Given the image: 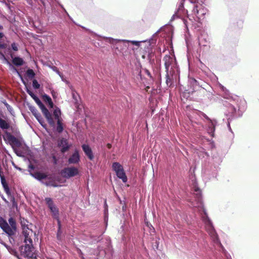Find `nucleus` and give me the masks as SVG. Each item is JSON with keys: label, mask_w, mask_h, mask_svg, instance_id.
Returning a JSON list of instances; mask_svg holds the SVG:
<instances>
[{"label": "nucleus", "mask_w": 259, "mask_h": 259, "mask_svg": "<svg viewBox=\"0 0 259 259\" xmlns=\"http://www.w3.org/2000/svg\"><path fill=\"white\" fill-rule=\"evenodd\" d=\"M63 8V9L64 10V11L65 12V13H67V11H66V10L65 9V8Z\"/></svg>", "instance_id": "obj_59"}, {"label": "nucleus", "mask_w": 259, "mask_h": 259, "mask_svg": "<svg viewBox=\"0 0 259 259\" xmlns=\"http://www.w3.org/2000/svg\"><path fill=\"white\" fill-rule=\"evenodd\" d=\"M80 161V156L78 150H75L73 153L69 158L68 162L69 164H76Z\"/></svg>", "instance_id": "obj_16"}, {"label": "nucleus", "mask_w": 259, "mask_h": 259, "mask_svg": "<svg viewBox=\"0 0 259 259\" xmlns=\"http://www.w3.org/2000/svg\"><path fill=\"white\" fill-rule=\"evenodd\" d=\"M63 8V9L64 10V11L65 12V13H67V11H66V10L65 9V8Z\"/></svg>", "instance_id": "obj_60"}, {"label": "nucleus", "mask_w": 259, "mask_h": 259, "mask_svg": "<svg viewBox=\"0 0 259 259\" xmlns=\"http://www.w3.org/2000/svg\"><path fill=\"white\" fill-rule=\"evenodd\" d=\"M63 8V9L64 10V11L65 12V13H67V11H66V10L65 9V8Z\"/></svg>", "instance_id": "obj_62"}, {"label": "nucleus", "mask_w": 259, "mask_h": 259, "mask_svg": "<svg viewBox=\"0 0 259 259\" xmlns=\"http://www.w3.org/2000/svg\"><path fill=\"white\" fill-rule=\"evenodd\" d=\"M155 42L156 40L153 38V37L151 38L148 41L149 46H151L152 44H155Z\"/></svg>", "instance_id": "obj_42"}, {"label": "nucleus", "mask_w": 259, "mask_h": 259, "mask_svg": "<svg viewBox=\"0 0 259 259\" xmlns=\"http://www.w3.org/2000/svg\"><path fill=\"white\" fill-rule=\"evenodd\" d=\"M207 12V9L200 4H196L194 6L193 13L199 19L202 18Z\"/></svg>", "instance_id": "obj_11"}, {"label": "nucleus", "mask_w": 259, "mask_h": 259, "mask_svg": "<svg viewBox=\"0 0 259 259\" xmlns=\"http://www.w3.org/2000/svg\"><path fill=\"white\" fill-rule=\"evenodd\" d=\"M25 85L26 87V91L27 93V94H29L33 100L36 98L37 96L36 95H35L32 92V91L26 86V84H25Z\"/></svg>", "instance_id": "obj_32"}, {"label": "nucleus", "mask_w": 259, "mask_h": 259, "mask_svg": "<svg viewBox=\"0 0 259 259\" xmlns=\"http://www.w3.org/2000/svg\"><path fill=\"white\" fill-rule=\"evenodd\" d=\"M7 63V64L9 65V66H10V69L14 72H16V73L18 74V75L20 76V77L21 78V80L22 81V82L24 84H25V81H24V80L23 79L22 75L20 74V73H19V72L18 71V70L14 67L13 66L12 64L8 60L6 62Z\"/></svg>", "instance_id": "obj_24"}, {"label": "nucleus", "mask_w": 259, "mask_h": 259, "mask_svg": "<svg viewBox=\"0 0 259 259\" xmlns=\"http://www.w3.org/2000/svg\"><path fill=\"white\" fill-rule=\"evenodd\" d=\"M0 178L1 181V184L3 186L4 189H6V188H9V186L6 182L5 178L2 173V170H0Z\"/></svg>", "instance_id": "obj_25"}, {"label": "nucleus", "mask_w": 259, "mask_h": 259, "mask_svg": "<svg viewBox=\"0 0 259 259\" xmlns=\"http://www.w3.org/2000/svg\"><path fill=\"white\" fill-rule=\"evenodd\" d=\"M8 222L9 224L6 220L0 217L1 228L8 235L10 243L14 244L15 243V237L17 231L16 222L12 217L9 219Z\"/></svg>", "instance_id": "obj_4"}, {"label": "nucleus", "mask_w": 259, "mask_h": 259, "mask_svg": "<svg viewBox=\"0 0 259 259\" xmlns=\"http://www.w3.org/2000/svg\"><path fill=\"white\" fill-rule=\"evenodd\" d=\"M72 97H73V99L75 101H77V95H76L75 93L73 92L72 94Z\"/></svg>", "instance_id": "obj_45"}, {"label": "nucleus", "mask_w": 259, "mask_h": 259, "mask_svg": "<svg viewBox=\"0 0 259 259\" xmlns=\"http://www.w3.org/2000/svg\"><path fill=\"white\" fill-rule=\"evenodd\" d=\"M47 205L49 209L52 208L53 207H55L56 205L54 204V202L52 198L49 197H47L45 199Z\"/></svg>", "instance_id": "obj_28"}, {"label": "nucleus", "mask_w": 259, "mask_h": 259, "mask_svg": "<svg viewBox=\"0 0 259 259\" xmlns=\"http://www.w3.org/2000/svg\"><path fill=\"white\" fill-rule=\"evenodd\" d=\"M223 105L228 108L227 111L225 113L226 116L228 117V127L229 131L232 132L230 127V120H232L235 116V114L236 111V109L232 103L229 102L227 101L223 102Z\"/></svg>", "instance_id": "obj_8"}, {"label": "nucleus", "mask_w": 259, "mask_h": 259, "mask_svg": "<svg viewBox=\"0 0 259 259\" xmlns=\"http://www.w3.org/2000/svg\"><path fill=\"white\" fill-rule=\"evenodd\" d=\"M185 1L186 0H180L178 8L175 13L171 17L170 21H173L176 18L183 17L185 14H187V10L184 8V3ZM189 1L191 3H193L192 0H189Z\"/></svg>", "instance_id": "obj_10"}, {"label": "nucleus", "mask_w": 259, "mask_h": 259, "mask_svg": "<svg viewBox=\"0 0 259 259\" xmlns=\"http://www.w3.org/2000/svg\"><path fill=\"white\" fill-rule=\"evenodd\" d=\"M29 259H36V257H33V255L32 257H28Z\"/></svg>", "instance_id": "obj_56"}, {"label": "nucleus", "mask_w": 259, "mask_h": 259, "mask_svg": "<svg viewBox=\"0 0 259 259\" xmlns=\"http://www.w3.org/2000/svg\"><path fill=\"white\" fill-rule=\"evenodd\" d=\"M63 8V9L64 10V11L65 12V13H67V11H66V10L65 9V8Z\"/></svg>", "instance_id": "obj_63"}, {"label": "nucleus", "mask_w": 259, "mask_h": 259, "mask_svg": "<svg viewBox=\"0 0 259 259\" xmlns=\"http://www.w3.org/2000/svg\"><path fill=\"white\" fill-rule=\"evenodd\" d=\"M34 116L37 120L41 117V115L39 113H38L36 115H35Z\"/></svg>", "instance_id": "obj_47"}, {"label": "nucleus", "mask_w": 259, "mask_h": 259, "mask_svg": "<svg viewBox=\"0 0 259 259\" xmlns=\"http://www.w3.org/2000/svg\"><path fill=\"white\" fill-rule=\"evenodd\" d=\"M208 36L206 34H201L198 37V44L200 47H207L208 45Z\"/></svg>", "instance_id": "obj_20"}, {"label": "nucleus", "mask_w": 259, "mask_h": 259, "mask_svg": "<svg viewBox=\"0 0 259 259\" xmlns=\"http://www.w3.org/2000/svg\"><path fill=\"white\" fill-rule=\"evenodd\" d=\"M4 36V34L2 32H0V38L3 37Z\"/></svg>", "instance_id": "obj_54"}, {"label": "nucleus", "mask_w": 259, "mask_h": 259, "mask_svg": "<svg viewBox=\"0 0 259 259\" xmlns=\"http://www.w3.org/2000/svg\"><path fill=\"white\" fill-rule=\"evenodd\" d=\"M6 248L7 249V250L9 251V252L11 254L15 252L14 250L10 246H9L7 245V246L6 247Z\"/></svg>", "instance_id": "obj_40"}, {"label": "nucleus", "mask_w": 259, "mask_h": 259, "mask_svg": "<svg viewBox=\"0 0 259 259\" xmlns=\"http://www.w3.org/2000/svg\"><path fill=\"white\" fill-rule=\"evenodd\" d=\"M27 3L29 5L32 6V0H26Z\"/></svg>", "instance_id": "obj_48"}, {"label": "nucleus", "mask_w": 259, "mask_h": 259, "mask_svg": "<svg viewBox=\"0 0 259 259\" xmlns=\"http://www.w3.org/2000/svg\"><path fill=\"white\" fill-rule=\"evenodd\" d=\"M203 116L209 121L208 124L207 132L211 136L213 137L215 131V127L217 123V121L215 119H211L205 114H202Z\"/></svg>", "instance_id": "obj_14"}, {"label": "nucleus", "mask_w": 259, "mask_h": 259, "mask_svg": "<svg viewBox=\"0 0 259 259\" xmlns=\"http://www.w3.org/2000/svg\"><path fill=\"white\" fill-rule=\"evenodd\" d=\"M0 57L3 58L6 62L8 61V60L6 58L5 55L1 52H0Z\"/></svg>", "instance_id": "obj_44"}, {"label": "nucleus", "mask_w": 259, "mask_h": 259, "mask_svg": "<svg viewBox=\"0 0 259 259\" xmlns=\"http://www.w3.org/2000/svg\"><path fill=\"white\" fill-rule=\"evenodd\" d=\"M61 112L59 108H56L53 112V115L56 120L58 119H61Z\"/></svg>", "instance_id": "obj_26"}, {"label": "nucleus", "mask_w": 259, "mask_h": 259, "mask_svg": "<svg viewBox=\"0 0 259 259\" xmlns=\"http://www.w3.org/2000/svg\"><path fill=\"white\" fill-rule=\"evenodd\" d=\"M37 120L38 121V122L41 124V125L43 127H44V128L46 127L47 124L45 123L44 120L43 118L42 117V116L39 119L38 118Z\"/></svg>", "instance_id": "obj_37"}, {"label": "nucleus", "mask_w": 259, "mask_h": 259, "mask_svg": "<svg viewBox=\"0 0 259 259\" xmlns=\"http://www.w3.org/2000/svg\"><path fill=\"white\" fill-rule=\"evenodd\" d=\"M29 109L30 111L32 112L33 115L34 116L35 115H36L38 112L37 110L36 109V108L33 106H29Z\"/></svg>", "instance_id": "obj_33"}, {"label": "nucleus", "mask_w": 259, "mask_h": 259, "mask_svg": "<svg viewBox=\"0 0 259 259\" xmlns=\"http://www.w3.org/2000/svg\"><path fill=\"white\" fill-rule=\"evenodd\" d=\"M194 194L196 197V202L192 205L194 207L198 208L201 220L205 225V229L210 235L212 241L216 245L223 248V246L219 239L218 236L214 229L212 223L208 217L206 210L204 207L201 199V191L198 187L194 188Z\"/></svg>", "instance_id": "obj_1"}, {"label": "nucleus", "mask_w": 259, "mask_h": 259, "mask_svg": "<svg viewBox=\"0 0 259 259\" xmlns=\"http://www.w3.org/2000/svg\"><path fill=\"white\" fill-rule=\"evenodd\" d=\"M106 41L110 43L113 49L124 55L126 53L130 46V40L113 39L107 37Z\"/></svg>", "instance_id": "obj_5"}, {"label": "nucleus", "mask_w": 259, "mask_h": 259, "mask_svg": "<svg viewBox=\"0 0 259 259\" xmlns=\"http://www.w3.org/2000/svg\"><path fill=\"white\" fill-rule=\"evenodd\" d=\"M107 147H108L109 149H110V148H111V144H109V143H108V144H107Z\"/></svg>", "instance_id": "obj_53"}, {"label": "nucleus", "mask_w": 259, "mask_h": 259, "mask_svg": "<svg viewBox=\"0 0 259 259\" xmlns=\"http://www.w3.org/2000/svg\"><path fill=\"white\" fill-rule=\"evenodd\" d=\"M63 8V9L64 10V11L65 12V13H67V11H66V10L65 9V8Z\"/></svg>", "instance_id": "obj_64"}, {"label": "nucleus", "mask_w": 259, "mask_h": 259, "mask_svg": "<svg viewBox=\"0 0 259 259\" xmlns=\"http://www.w3.org/2000/svg\"><path fill=\"white\" fill-rule=\"evenodd\" d=\"M0 243H1L2 245H3L5 247H6L7 246V244L6 243H5L4 242H3V241H1V242H0Z\"/></svg>", "instance_id": "obj_49"}, {"label": "nucleus", "mask_w": 259, "mask_h": 259, "mask_svg": "<svg viewBox=\"0 0 259 259\" xmlns=\"http://www.w3.org/2000/svg\"><path fill=\"white\" fill-rule=\"evenodd\" d=\"M32 87L34 89H38L40 88V84L36 79L33 80Z\"/></svg>", "instance_id": "obj_34"}, {"label": "nucleus", "mask_w": 259, "mask_h": 259, "mask_svg": "<svg viewBox=\"0 0 259 259\" xmlns=\"http://www.w3.org/2000/svg\"><path fill=\"white\" fill-rule=\"evenodd\" d=\"M11 47H12V49L14 51H17L18 50L17 46L15 43L14 42V43L12 44Z\"/></svg>", "instance_id": "obj_43"}, {"label": "nucleus", "mask_w": 259, "mask_h": 259, "mask_svg": "<svg viewBox=\"0 0 259 259\" xmlns=\"http://www.w3.org/2000/svg\"><path fill=\"white\" fill-rule=\"evenodd\" d=\"M2 102L5 106L8 104L5 100L2 101Z\"/></svg>", "instance_id": "obj_52"}, {"label": "nucleus", "mask_w": 259, "mask_h": 259, "mask_svg": "<svg viewBox=\"0 0 259 259\" xmlns=\"http://www.w3.org/2000/svg\"><path fill=\"white\" fill-rule=\"evenodd\" d=\"M63 177L68 179L78 174V170L75 167L64 168L61 172Z\"/></svg>", "instance_id": "obj_12"}, {"label": "nucleus", "mask_w": 259, "mask_h": 259, "mask_svg": "<svg viewBox=\"0 0 259 259\" xmlns=\"http://www.w3.org/2000/svg\"><path fill=\"white\" fill-rule=\"evenodd\" d=\"M3 199L7 203H8V201L4 197H3Z\"/></svg>", "instance_id": "obj_57"}, {"label": "nucleus", "mask_w": 259, "mask_h": 259, "mask_svg": "<svg viewBox=\"0 0 259 259\" xmlns=\"http://www.w3.org/2000/svg\"><path fill=\"white\" fill-rule=\"evenodd\" d=\"M7 109V110H8V111L10 112V113L12 115H14V110L12 108V107L11 106H10L9 104H7L6 106H5Z\"/></svg>", "instance_id": "obj_35"}, {"label": "nucleus", "mask_w": 259, "mask_h": 259, "mask_svg": "<svg viewBox=\"0 0 259 259\" xmlns=\"http://www.w3.org/2000/svg\"><path fill=\"white\" fill-rule=\"evenodd\" d=\"M166 69V83L167 86L171 87L174 82L179 80L180 71L173 56L166 55L163 59Z\"/></svg>", "instance_id": "obj_2"}, {"label": "nucleus", "mask_w": 259, "mask_h": 259, "mask_svg": "<svg viewBox=\"0 0 259 259\" xmlns=\"http://www.w3.org/2000/svg\"><path fill=\"white\" fill-rule=\"evenodd\" d=\"M152 56H153V53H152V51H151V52L149 51L147 54V58L150 63L153 61V59H152Z\"/></svg>", "instance_id": "obj_38"}, {"label": "nucleus", "mask_w": 259, "mask_h": 259, "mask_svg": "<svg viewBox=\"0 0 259 259\" xmlns=\"http://www.w3.org/2000/svg\"><path fill=\"white\" fill-rule=\"evenodd\" d=\"M218 167L215 166L214 167L210 166L205 169L203 171L204 177L208 178V180L215 178L218 175Z\"/></svg>", "instance_id": "obj_13"}, {"label": "nucleus", "mask_w": 259, "mask_h": 259, "mask_svg": "<svg viewBox=\"0 0 259 259\" xmlns=\"http://www.w3.org/2000/svg\"><path fill=\"white\" fill-rule=\"evenodd\" d=\"M220 89L222 91V96L224 98L229 100L230 102H234V100L233 99V97L230 93L229 91L222 84L219 85Z\"/></svg>", "instance_id": "obj_18"}, {"label": "nucleus", "mask_w": 259, "mask_h": 259, "mask_svg": "<svg viewBox=\"0 0 259 259\" xmlns=\"http://www.w3.org/2000/svg\"><path fill=\"white\" fill-rule=\"evenodd\" d=\"M57 125L56 126L55 125V127L54 128H55L56 131L59 134H61L63 132L64 130L63 123V119H58L57 120ZM53 128V127H52Z\"/></svg>", "instance_id": "obj_21"}, {"label": "nucleus", "mask_w": 259, "mask_h": 259, "mask_svg": "<svg viewBox=\"0 0 259 259\" xmlns=\"http://www.w3.org/2000/svg\"><path fill=\"white\" fill-rule=\"evenodd\" d=\"M56 72L61 77H62V74L58 70H56Z\"/></svg>", "instance_id": "obj_50"}, {"label": "nucleus", "mask_w": 259, "mask_h": 259, "mask_svg": "<svg viewBox=\"0 0 259 259\" xmlns=\"http://www.w3.org/2000/svg\"><path fill=\"white\" fill-rule=\"evenodd\" d=\"M63 8V9L64 10V11L65 12V13H67V11H66V10L65 9V8Z\"/></svg>", "instance_id": "obj_61"}, {"label": "nucleus", "mask_w": 259, "mask_h": 259, "mask_svg": "<svg viewBox=\"0 0 259 259\" xmlns=\"http://www.w3.org/2000/svg\"><path fill=\"white\" fill-rule=\"evenodd\" d=\"M26 75L29 78L32 79L34 77L35 73L32 69H28L26 72Z\"/></svg>", "instance_id": "obj_30"}, {"label": "nucleus", "mask_w": 259, "mask_h": 259, "mask_svg": "<svg viewBox=\"0 0 259 259\" xmlns=\"http://www.w3.org/2000/svg\"><path fill=\"white\" fill-rule=\"evenodd\" d=\"M112 168L119 179H121L123 183L127 182V177L121 164L118 162H114L112 163Z\"/></svg>", "instance_id": "obj_9"}, {"label": "nucleus", "mask_w": 259, "mask_h": 259, "mask_svg": "<svg viewBox=\"0 0 259 259\" xmlns=\"http://www.w3.org/2000/svg\"><path fill=\"white\" fill-rule=\"evenodd\" d=\"M3 29V26L2 25H0V30H2Z\"/></svg>", "instance_id": "obj_58"}, {"label": "nucleus", "mask_w": 259, "mask_h": 259, "mask_svg": "<svg viewBox=\"0 0 259 259\" xmlns=\"http://www.w3.org/2000/svg\"><path fill=\"white\" fill-rule=\"evenodd\" d=\"M9 127V124L6 121L0 118V127L2 130H8Z\"/></svg>", "instance_id": "obj_27"}, {"label": "nucleus", "mask_w": 259, "mask_h": 259, "mask_svg": "<svg viewBox=\"0 0 259 259\" xmlns=\"http://www.w3.org/2000/svg\"><path fill=\"white\" fill-rule=\"evenodd\" d=\"M50 210L52 213V217L57 221L59 232L61 229V222L59 217V210L56 206L50 209Z\"/></svg>", "instance_id": "obj_17"}, {"label": "nucleus", "mask_w": 259, "mask_h": 259, "mask_svg": "<svg viewBox=\"0 0 259 259\" xmlns=\"http://www.w3.org/2000/svg\"><path fill=\"white\" fill-rule=\"evenodd\" d=\"M34 100L41 109L42 113L47 119L49 125L51 127H55V121L52 117V114L49 112L38 97H36V98Z\"/></svg>", "instance_id": "obj_7"}, {"label": "nucleus", "mask_w": 259, "mask_h": 259, "mask_svg": "<svg viewBox=\"0 0 259 259\" xmlns=\"http://www.w3.org/2000/svg\"><path fill=\"white\" fill-rule=\"evenodd\" d=\"M182 20H183V23L185 24V26L187 28L188 25L189 24L188 20L189 21H191V19L189 18L188 16H187L186 18L183 17L182 18Z\"/></svg>", "instance_id": "obj_36"}, {"label": "nucleus", "mask_w": 259, "mask_h": 259, "mask_svg": "<svg viewBox=\"0 0 259 259\" xmlns=\"http://www.w3.org/2000/svg\"><path fill=\"white\" fill-rule=\"evenodd\" d=\"M142 41H135V40H132V41H130V44H132V45H135L137 47H139L140 46V43Z\"/></svg>", "instance_id": "obj_39"}, {"label": "nucleus", "mask_w": 259, "mask_h": 259, "mask_svg": "<svg viewBox=\"0 0 259 259\" xmlns=\"http://www.w3.org/2000/svg\"><path fill=\"white\" fill-rule=\"evenodd\" d=\"M190 85L192 87L193 89L192 92H195L198 90L199 93L203 94L206 95L208 97L211 95L210 92L207 91L205 87L206 83L202 80L198 81L195 78H192L189 80Z\"/></svg>", "instance_id": "obj_6"}, {"label": "nucleus", "mask_w": 259, "mask_h": 259, "mask_svg": "<svg viewBox=\"0 0 259 259\" xmlns=\"http://www.w3.org/2000/svg\"><path fill=\"white\" fill-rule=\"evenodd\" d=\"M6 47V46L5 44L0 43V49H5Z\"/></svg>", "instance_id": "obj_46"}, {"label": "nucleus", "mask_w": 259, "mask_h": 259, "mask_svg": "<svg viewBox=\"0 0 259 259\" xmlns=\"http://www.w3.org/2000/svg\"><path fill=\"white\" fill-rule=\"evenodd\" d=\"M58 146L61 148L62 153H65L67 151L70 147L67 140L64 138H62L58 142Z\"/></svg>", "instance_id": "obj_15"}, {"label": "nucleus", "mask_w": 259, "mask_h": 259, "mask_svg": "<svg viewBox=\"0 0 259 259\" xmlns=\"http://www.w3.org/2000/svg\"><path fill=\"white\" fill-rule=\"evenodd\" d=\"M12 63L17 66H22L24 64V60L19 57H15L13 58Z\"/></svg>", "instance_id": "obj_22"}, {"label": "nucleus", "mask_w": 259, "mask_h": 259, "mask_svg": "<svg viewBox=\"0 0 259 259\" xmlns=\"http://www.w3.org/2000/svg\"><path fill=\"white\" fill-rule=\"evenodd\" d=\"M51 185L52 186L54 187H58V185L54 184V183H52Z\"/></svg>", "instance_id": "obj_51"}, {"label": "nucleus", "mask_w": 259, "mask_h": 259, "mask_svg": "<svg viewBox=\"0 0 259 259\" xmlns=\"http://www.w3.org/2000/svg\"><path fill=\"white\" fill-rule=\"evenodd\" d=\"M81 147L88 158L90 160H92L94 159V156L91 147L88 145L86 144H83L81 146Z\"/></svg>", "instance_id": "obj_19"}, {"label": "nucleus", "mask_w": 259, "mask_h": 259, "mask_svg": "<svg viewBox=\"0 0 259 259\" xmlns=\"http://www.w3.org/2000/svg\"><path fill=\"white\" fill-rule=\"evenodd\" d=\"M6 248L7 249V250L9 251V252L11 254L15 252L14 250L10 246H9L7 245V246L6 247Z\"/></svg>", "instance_id": "obj_41"}, {"label": "nucleus", "mask_w": 259, "mask_h": 259, "mask_svg": "<svg viewBox=\"0 0 259 259\" xmlns=\"http://www.w3.org/2000/svg\"><path fill=\"white\" fill-rule=\"evenodd\" d=\"M42 98H43L44 101L46 103L48 104V105H49V107L50 108H53L54 104L52 102V99L51 98V97L49 96H48L46 94H45L44 95L42 96Z\"/></svg>", "instance_id": "obj_23"}, {"label": "nucleus", "mask_w": 259, "mask_h": 259, "mask_svg": "<svg viewBox=\"0 0 259 259\" xmlns=\"http://www.w3.org/2000/svg\"><path fill=\"white\" fill-rule=\"evenodd\" d=\"M22 234L24 238L23 241L24 244L20 246V252L24 257H32L34 254V249L32 237L34 235V233L27 226H23Z\"/></svg>", "instance_id": "obj_3"}, {"label": "nucleus", "mask_w": 259, "mask_h": 259, "mask_svg": "<svg viewBox=\"0 0 259 259\" xmlns=\"http://www.w3.org/2000/svg\"><path fill=\"white\" fill-rule=\"evenodd\" d=\"M29 167L30 168L32 169H33L34 168L33 166V165H30L29 166Z\"/></svg>", "instance_id": "obj_55"}, {"label": "nucleus", "mask_w": 259, "mask_h": 259, "mask_svg": "<svg viewBox=\"0 0 259 259\" xmlns=\"http://www.w3.org/2000/svg\"><path fill=\"white\" fill-rule=\"evenodd\" d=\"M6 193L7 194L8 196L10 197V201L13 203V204L14 205V203H15V198L11 196V191L10 190L9 188H6V189L4 190Z\"/></svg>", "instance_id": "obj_29"}, {"label": "nucleus", "mask_w": 259, "mask_h": 259, "mask_svg": "<svg viewBox=\"0 0 259 259\" xmlns=\"http://www.w3.org/2000/svg\"><path fill=\"white\" fill-rule=\"evenodd\" d=\"M34 176L35 178L37 179L38 180L45 179L47 178L46 175L41 172H36Z\"/></svg>", "instance_id": "obj_31"}]
</instances>
